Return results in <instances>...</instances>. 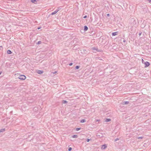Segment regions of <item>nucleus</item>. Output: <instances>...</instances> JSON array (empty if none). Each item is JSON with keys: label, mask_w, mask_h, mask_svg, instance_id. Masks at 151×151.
<instances>
[{"label": "nucleus", "mask_w": 151, "mask_h": 151, "mask_svg": "<svg viewBox=\"0 0 151 151\" xmlns=\"http://www.w3.org/2000/svg\"><path fill=\"white\" fill-rule=\"evenodd\" d=\"M143 137H138V139H142V138Z\"/></svg>", "instance_id": "nucleus-20"}, {"label": "nucleus", "mask_w": 151, "mask_h": 151, "mask_svg": "<svg viewBox=\"0 0 151 151\" xmlns=\"http://www.w3.org/2000/svg\"><path fill=\"white\" fill-rule=\"evenodd\" d=\"M60 10L59 9H58L56 11H54V12H52L51 14L52 15H54V14H56Z\"/></svg>", "instance_id": "nucleus-4"}, {"label": "nucleus", "mask_w": 151, "mask_h": 151, "mask_svg": "<svg viewBox=\"0 0 151 151\" xmlns=\"http://www.w3.org/2000/svg\"><path fill=\"white\" fill-rule=\"evenodd\" d=\"M141 35V33H139V35Z\"/></svg>", "instance_id": "nucleus-30"}, {"label": "nucleus", "mask_w": 151, "mask_h": 151, "mask_svg": "<svg viewBox=\"0 0 151 151\" xmlns=\"http://www.w3.org/2000/svg\"><path fill=\"white\" fill-rule=\"evenodd\" d=\"M129 103V101H124L123 103V104L125 105V104H128Z\"/></svg>", "instance_id": "nucleus-7"}, {"label": "nucleus", "mask_w": 151, "mask_h": 151, "mask_svg": "<svg viewBox=\"0 0 151 151\" xmlns=\"http://www.w3.org/2000/svg\"><path fill=\"white\" fill-rule=\"evenodd\" d=\"M79 66H77L76 67V69H78L79 68Z\"/></svg>", "instance_id": "nucleus-18"}, {"label": "nucleus", "mask_w": 151, "mask_h": 151, "mask_svg": "<svg viewBox=\"0 0 151 151\" xmlns=\"http://www.w3.org/2000/svg\"><path fill=\"white\" fill-rule=\"evenodd\" d=\"M43 73V71L41 70H38V73L39 74H41Z\"/></svg>", "instance_id": "nucleus-13"}, {"label": "nucleus", "mask_w": 151, "mask_h": 151, "mask_svg": "<svg viewBox=\"0 0 151 151\" xmlns=\"http://www.w3.org/2000/svg\"><path fill=\"white\" fill-rule=\"evenodd\" d=\"M37 29H40V27H38Z\"/></svg>", "instance_id": "nucleus-31"}, {"label": "nucleus", "mask_w": 151, "mask_h": 151, "mask_svg": "<svg viewBox=\"0 0 151 151\" xmlns=\"http://www.w3.org/2000/svg\"><path fill=\"white\" fill-rule=\"evenodd\" d=\"M71 150H72V148L71 147H69L68 148V150L69 151H70Z\"/></svg>", "instance_id": "nucleus-19"}, {"label": "nucleus", "mask_w": 151, "mask_h": 151, "mask_svg": "<svg viewBox=\"0 0 151 151\" xmlns=\"http://www.w3.org/2000/svg\"><path fill=\"white\" fill-rule=\"evenodd\" d=\"M87 17V16L86 15V16H85L84 17H83V18H86Z\"/></svg>", "instance_id": "nucleus-23"}, {"label": "nucleus", "mask_w": 151, "mask_h": 151, "mask_svg": "<svg viewBox=\"0 0 151 151\" xmlns=\"http://www.w3.org/2000/svg\"><path fill=\"white\" fill-rule=\"evenodd\" d=\"M119 140V139H118V138H116V139H115V141H116L117 140Z\"/></svg>", "instance_id": "nucleus-27"}, {"label": "nucleus", "mask_w": 151, "mask_h": 151, "mask_svg": "<svg viewBox=\"0 0 151 151\" xmlns=\"http://www.w3.org/2000/svg\"><path fill=\"white\" fill-rule=\"evenodd\" d=\"M80 129H81V128H77L76 129V130L77 131H78L79 130H80Z\"/></svg>", "instance_id": "nucleus-17"}, {"label": "nucleus", "mask_w": 151, "mask_h": 151, "mask_svg": "<svg viewBox=\"0 0 151 151\" xmlns=\"http://www.w3.org/2000/svg\"><path fill=\"white\" fill-rule=\"evenodd\" d=\"M111 120V119H106V120H105V121L106 122H110Z\"/></svg>", "instance_id": "nucleus-11"}, {"label": "nucleus", "mask_w": 151, "mask_h": 151, "mask_svg": "<svg viewBox=\"0 0 151 151\" xmlns=\"http://www.w3.org/2000/svg\"><path fill=\"white\" fill-rule=\"evenodd\" d=\"M5 129H3L0 130V132H3L5 131Z\"/></svg>", "instance_id": "nucleus-15"}, {"label": "nucleus", "mask_w": 151, "mask_h": 151, "mask_svg": "<svg viewBox=\"0 0 151 151\" xmlns=\"http://www.w3.org/2000/svg\"><path fill=\"white\" fill-rule=\"evenodd\" d=\"M88 27L86 26H84V30L85 31H87L88 29Z\"/></svg>", "instance_id": "nucleus-8"}, {"label": "nucleus", "mask_w": 151, "mask_h": 151, "mask_svg": "<svg viewBox=\"0 0 151 151\" xmlns=\"http://www.w3.org/2000/svg\"><path fill=\"white\" fill-rule=\"evenodd\" d=\"M144 60H143V59H142V63H143V62H144Z\"/></svg>", "instance_id": "nucleus-28"}, {"label": "nucleus", "mask_w": 151, "mask_h": 151, "mask_svg": "<svg viewBox=\"0 0 151 151\" xmlns=\"http://www.w3.org/2000/svg\"><path fill=\"white\" fill-rule=\"evenodd\" d=\"M67 103V101L65 100H63V104H66Z\"/></svg>", "instance_id": "nucleus-16"}, {"label": "nucleus", "mask_w": 151, "mask_h": 151, "mask_svg": "<svg viewBox=\"0 0 151 151\" xmlns=\"http://www.w3.org/2000/svg\"><path fill=\"white\" fill-rule=\"evenodd\" d=\"M73 65V63H70L69 64V65H70V66H71V65Z\"/></svg>", "instance_id": "nucleus-21"}, {"label": "nucleus", "mask_w": 151, "mask_h": 151, "mask_svg": "<svg viewBox=\"0 0 151 151\" xmlns=\"http://www.w3.org/2000/svg\"><path fill=\"white\" fill-rule=\"evenodd\" d=\"M107 147L105 145H103L102 146L101 148L102 149L104 150Z\"/></svg>", "instance_id": "nucleus-5"}, {"label": "nucleus", "mask_w": 151, "mask_h": 151, "mask_svg": "<svg viewBox=\"0 0 151 151\" xmlns=\"http://www.w3.org/2000/svg\"><path fill=\"white\" fill-rule=\"evenodd\" d=\"M18 78H19V79L21 80H24L26 79V77L24 75H19V76Z\"/></svg>", "instance_id": "nucleus-1"}, {"label": "nucleus", "mask_w": 151, "mask_h": 151, "mask_svg": "<svg viewBox=\"0 0 151 151\" xmlns=\"http://www.w3.org/2000/svg\"><path fill=\"white\" fill-rule=\"evenodd\" d=\"M90 141V139H87V142H89Z\"/></svg>", "instance_id": "nucleus-24"}, {"label": "nucleus", "mask_w": 151, "mask_h": 151, "mask_svg": "<svg viewBox=\"0 0 151 151\" xmlns=\"http://www.w3.org/2000/svg\"><path fill=\"white\" fill-rule=\"evenodd\" d=\"M72 137L73 138H77L78 137V136L77 135H73Z\"/></svg>", "instance_id": "nucleus-14"}, {"label": "nucleus", "mask_w": 151, "mask_h": 151, "mask_svg": "<svg viewBox=\"0 0 151 151\" xmlns=\"http://www.w3.org/2000/svg\"><path fill=\"white\" fill-rule=\"evenodd\" d=\"M118 32H113L112 33V36H114L117 35L118 34Z\"/></svg>", "instance_id": "nucleus-6"}, {"label": "nucleus", "mask_w": 151, "mask_h": 151, "mask_svg": "<svg viewBox=\"0 0 151 151\" xmlns=\"http://www.w3.org/2000/svg\"><path fill=\"white\" fill-rule=\"evenodd\" d=\"M149 3H151V0H147Z\"/></svg>", "instance_id": "nucleus-25"}, {"label": "nucleus", "mask_w": 151, "mask_h": 151, "mask_svg": "<svg viewBox=\"0 0 151 151\" xmlns=\"http://www.w3.org/2000/svg\"><path fill=\"white\" fill-rule=\"evenodd\" d=\"M107 16H109V14H107Z\"/></svg>", "instance_id": "nucleus-29"}, {"label": "nucleus", "mask_w": 151, "mask_h": 151, "mask_svg": "<svg viewBox=\"0 0 151 151\" xmlns=\"http://www.w3.org/2000/svg\"><path fill=\"white\" fill-rule=\"evenodd\" d=\"M1 74V73H0V75Z\"/></svg>", "instance_id": "nucleus-32"}, {"label": "nucleus", "mask_w": 151, "mask_h": 151, "mask_svg": "<svg viewBox=\"0 0 151 151\" xmlns=\"http://www.w3.org/2000/svg\"><path fill=\"white\" fill-rule=\"evenodd\" d=\"M41 43V42L40 41L38 42V44H40Z\"/></svg>", "instance_id": "nucleus-22"}, {"label": "nucleus", "mask_w": 151, "mask_h": 151, "mask_svg": "<svg viewBox=\"0 0 151 151\" xmlns=\"http://www.w3.org/2000/svg\"><path fill=\"white\" fill-rule=\"evenodd\" d=\"M31 1L32 3H36L37 2L36 0H31Z\"/></svg>", "instance_id": "nucleus-10"}, {"label": "nucleus", "mask_w": 151, "mask_h": 151, "mask_svg": "<svg viewBox=\"0 0 151 151\" xmlns=\"http://www.w3.org/2000/svg\"><path fill=\"white\" fill-rule=\"evenodd\" d=\"M86 122V120L85 119H81V120L80 122L81 123H83V122Z\"/></svg>", "instance_id": "nucleus-12"}, {"label": "nucleus", "mask_w": 151, "mask_h": 151, "mask_svg": "<svg viewBox=\"0 0 151 151\" xmlns=\"http://www.w3.org/2000/svg\"><path fill=\"white\" fill-rule=\"evenodd\" d=\"M145 65V67H148L150 65V63H149L148 62H145L144 63Z\"/></svg>", "instance_id": "nucleus-3"}, {"label": "nucleus", "mask_w": 151, "mask_h": 151, "mask_svg": "<svg viewBox=\"0 0 151 151\" xmlns=\"http://www.w3.org/2000/svg\"><path fill=\"white\" fill-rule=\"evenodd\" d=\"M100 121V120L97 119V120L96 121V122H99V121Z\"/></svg>", "instance_id": "nucleus-26"}, {"label": "nucleus", "mask_w": 151, "mask_h": 151, "mask_svg": "<svg viewBox=\"0 0 151 151\" xmlns=\"http://www.w3.org/2000/svg\"><path fill=\"white\" fill-rule=\"evenodd\" d=\"M92 49L93 50L94 52H96V51H99L97 48L95 47L92 48Z\"/></svg>", "instance_id": "nucleus-2"}, {"label": "nucleus", "mask_w": 151, "mask_h": 151, "mask_svg": "<svg viewBox=\"0 0 151 151\" xmlns=\"http://www.w3.org/2000/svg\"><path fill=\"white\" fill-rule=\"evenodd\" d=\"M7 53L8 54H11L12 53V52L11 51V50H8L7 51Z\"/></svg>", "instance_id": "nucleus-9"}]
</instances>
